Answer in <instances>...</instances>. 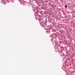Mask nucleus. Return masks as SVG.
I'll use <instances>...</instances> for the list:
<instances>
[{
	"mask_svg": "<svg viewBox=\"0 0 75 75\" xmlns=\"http://www.w3.org/2000/svg\"><path fill=\"white\" fill-rule=\"evenodd\" d=\"M29 3L30 4L31 6H32L33 4H31V3H30V2H29Z\"/></svg>",
	"mask_w": 75,
	"mask_h": 75,
	"instance_id": "nucleus-1",
	"label": "nucleus"
},
{
	"mask_svg": "<svg viewBox=\"0 0 75 75\" xmlns=\"http://www.w3.org/2000/svg\"><path fill=\"white\" fill-rule=\"evenodd\" d=\"M65 7L66 8H67V5H65Z\"/></svg>",
	"mask_w": 75,
	"mask_h": 75,
	"instance_id": "nucleus-2",
	"label": "nucleus"
}]
</instances>
